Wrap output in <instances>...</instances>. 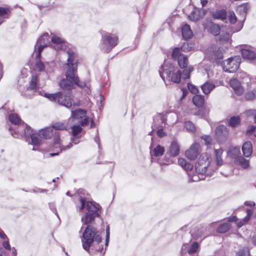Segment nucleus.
I'll return each mask as SVG.
<instances>
[{"label": "nucleus", "mask_w": 256, "mask_h": 256, "mask_svg": "<svg viewBox=\"0 0 256 256\" xmlns=\"http://www.w3.org/2000/svg\"><path fill=\"white\" fill-rule=\"evenodd\" d=\"M24 126H20L16 130L10 129V131L14 138H20L24 136L26 140L30 138V144L33 146L32 150H38L39 146L42 144V140L40 138L44 139H50L54 136V139L58 133L54 130L52 128H46L39 130L38 132H36L32 129L30 126H26L24 129V132H21L20 130L23 129Z\"/></svg>", "instance_id": "obj_1"}, {"label": "nucleus", "mask_w": 256, "mask_h": 256, "mask_svg": "<svg viewBox=\"0 0 256 256\" xmlns=\"http://www.w3.org/2000/svg\"><path fill=\"white\" fill-rule=\"evenodd\" d=\"M66 54H68V58L65 68L66 69V80H62L59 84L60 86L62 89L66 90H70L72 87L73 83L76 84L80 87L84 86L86 84L80 82L76 75L77 65L74 62L76 54L74 50L71 49H68L66 52Z\"/></svg>", "instance_id": "obj_2"}, {"label": "nucleus", "mask_w": 256, "mask_h": 256, "mask_svg": "<svg viewBox=\"0 0 256 256\" xmlns=\"http://www.w3.org/2000/svg\"><path fill=\"white\" fill-rule=\"evenodd\" d=\"M100 206L94 202L86 201L80 197L76 204V210L80 213H84L81 220L83 224H89L92 223L96 218L100 216Z\"/></svg>", "instance_id": "obj_3"}, {"label": "nucleus", "mask_w": 256, "mask_h": 256, "mask_svg": "<svg viewBox=\"0 0 256 256\" xmlns=\"http://www.w3.org/2000/svg\"><path fill=\"white\" fill-rule=\"evenodd\" d=\"M52 46L56 50H64L66 48V44L64 40L56 36H54L51 38ZM50 37L48 33L44 34L37 41L35 47L38 46V50L36 51L38 56H40L41 52L43 48L50 44Z\"/></svg>", "instance_id": "obj_4"}, {"label": "nucleus", "mask_w": 256, "mask_h": 256, "mask_svg": "<svg viewBox=\"0 0 256 256\" xmlns=\"http://www.w3.org/2000/svg\"><path fill=\"white\" fill-rule=\"evenodd\" d=\"M96 228L88 226L82 234V247L87 252L89 251L90 248L94 243V240L96 244L102 241V238Z\"/></svg>", "instance_id": "obj_5"}, {"label": "nucleus", "mask_w": 256, "mask_h": 256, "mask_svg": "<svg viewBox=\"0 0 256 256\" xmlns=\"http://www.w3.org/2000/svg\"><path fill=\"white\" fill-rule=\"evenodd\" d=\"M160 77L164 80L166 78L165 74L166 77L174 82L178 83L180 82L181 78V72L180 70H176L172 64L164 62V64L162 66L160 70H159Z\"/></svg>", "instance_id": "obj_6"}, {"label": "nucleus", "mask_w": 256, "mask_h": 256, "mask_svg": "<svg viewBox=\"0 0 256 256\" xmlns=\"http://www.w3.org/2000/svg\"><path fill=\"white\" fill-rule=\"evenodd\" d=\"M44 96L48 98L51 101L58 102L67 108H70L72 106H79L78 102H75L72 100L68 96H64L60 92L56 94H45Z\"/></svg>", "instance_id": "obj_7"}, {"label": "nucleus", "mask_w": 256, "mask_h": 256, "mask_svg": "<svg viewBox=\"0 0 256 256\" xmlns=\"http://www.w3.org/2000/svg\"><path fill=\"white\" fill-rule=\"evenodd\" d=\"M239 78L241 80V82H240L236 78H234L230 80L229 83L234 94L238 96H241L244 92V88L242 84H246L248 85L250 83V78L244 72L240 73Z\"/></svg>", "instance_id": "obj_8"}, {"label": "nucleus", "mask_w": 256, "mask_h": 256, "mask_svg": "<svg viewBox=\"0 0 256 256\" xmlns=\"http://www.w3.org/2000/svg\"><path fill=\"white\" fill-rule=\"evenodd\" d=\"M118 38L108 32L102 34L101 48L105 52H110L118 44Z\"/></svg>", "instance_id": "obj_9"}, {"label": "nucleus", "mask_w": 256, "mask_h": 256, "mask_svg": "<svg viewBox=\"0 0 256 256\" xmlns=\"http://www.w3.org/2000/svg\"><path fill=\"white\" fill-rule=\"evenodd\" d=\"M86 111L82 109H78L72 110L71 112V116L69 118L70 121L71 119H75L78 120L81 126H86L90 121L91 122V127L93 126L94 120L90 118L86 115Z\"/></svg>", "instance_id": "obj_10"}, {"label": "nucleus", "mask_w": 256, "mask_h": 256, "mask_svg": "<svg viewBox=\"0 0 256 256\" xmlns=\"http://www.w3.org/2000/svg\"><path fill=\"white\" fill-rule=\"evenodd\" d=\"M240 62V58L238 56L226 60L222 62L224 70L228 72H234L238 68Z\"/></svg>", "instance_id": "obj_11"}, {"label": "nucleus", "mask_w": 256, "mask_h": 256, "mask_svg": "<svg viewBox=\"0 0 256 256\" xmlns=\"http://www.w3.org/2000/svg\"><path fill=\"white\" fill-rule=\"evenodd\" d=\"M172 56L173 58L177 59L178 64L182 68H186L188 64V60L187 57L180 53V50L178 48H176L174 49Z\"/></svg>", "instance_id": "obj_12"}, {"label": "nucleus", "mask_w": 256, "mask_h": 256, "mask_svg": "<svg viewBox=\"0 0 256 256\" xmlns=\"http://www.w3.org/2000/svg\"><path fill=\"white\" fill-rule=\"evenodd\" d=\"M201 152L200 145L198 143L192 144L185 152L186 156L190 160H195Z\"/></svg>", "instance_id": "obj_13"}, {"label": "nucleus", "mask_w": 256, "mask_h": 256, "mask_svg": "<svg viewBox=\"0 0 256 256\" xmlns=\"http://www.w3.org/2000/svg\"><path fill=\"white\" fill-rule=\"evenodd\" d=\"M204 28L206 29L210 32L214 36H217L220 34V27L218 24H214L211 20H206L203 23Z\"/></svg>", "instance_id": "obj_14"}, {"label": "nucleus", "mask_w": 256, "mask_h": 256, "mask_svg": "<svg viewBox=\"0 0 256 256\" xmlns=\"http://www.w3.org/2000/svg\"><path fill=\"white\" fill-rule=\"evenodd\" d=\"M54 144L56 148H59L60 152L69 149L72 146L71 142H69L68 144H67L65 140L60 139L58 134L56 136L54 139Z\"/></svg>", "instance_id": "obj_15"}, {"label": "nucleus", "mask_w": 256, "mask_h": 256, "mask_svg": "<svg viewBox=\"0 0 256 256\" xmlns=\"http://www.w3.org/2000/svg\"><path fill=\"white\" fill-rule=\"evenodd\" d=\"M196 172L199 174H205L208 170L210 174V171H214V168L211 166L208 165L206 163H202L199 162H197L196 164Z\"/></svg>", "instance_id": "obj_16"}, {"label": "nucleus", "mask_w": 256, "mask_h": 256, "mask_svg": "<svg viewBox=\"0 0 256 256\" xmlns=\"http://www.w3.org/2000/svg\"><path fill=\"white\" fill-rule=\"evenodd\" d=\"M82 128L79 125H74L72 128V133L73 138H72L70 141L74 144H78L80 140H78L80 138V136H79L80 134L82 132Z\"/></svg>", "instance_id": "obj_17"}, {"label": "nucleus", "mask_w": 256, "mask_h": 256, "mask_svg": "<svg viewBox=\"0 0 256 256\" xmlns=\"http://www.w3.org/2000/svg\"><path fill=\"white\" fill-rule=\"evenodd\" d=\"M150 149V153L152 160L154 157H159L162 156L164 152V148L160 145H158L154 148H152V146H151Z\"/></svg>", "instance_id": "obj_18"}, {"label": "nucleus", "mask_w": 256, "mask_h": 256, "mask_svg": "<svg viewBox=\"0 0 256 256\" xmlns=\"http://www.w3.org/2000/svg\"><path fill=\"white\" fill-rule=\"evenodd\" d=\"M34 53L36 54V60L34 64V70L38 72L46 71L47 73L50 72V71L48 69L46 70L44 64L40 60V56L38 58V56L37 52H36L35 51Z\"/></svg>", "instance_id": "obj_19"}, {"label": "nucleus", "mask_w": 256, "mask_h": 256, "mask_svg": "<svg viewBox=\"0 0 256 256\" xmlns=\"http://www.w3.org/2000/svg\"><path fill=\"white\" fill-rule=\"evenodd\" d=\"M242 150L244 156L249 157L252 152V146L250 142H245L242 146Z\"/></svg>", "instance_id": "obj_20"}, {"label": "nucleus", "mask_w": 256, "mask_h": 256, "mask_svg": "<svg viewBox=\"0 0 256 256\" xmlns=\"http://www.w3.org/2000/svg\"><path fill=\"white\" fill-rule=\"evenodd\" d=\"M212 16L214 19L223 20L226 18V13L224 10H219L212 12Z\"/></svg>", "instance_id": "obj_21"}, {"label": "nucleus", "mask_w": 256, "mask_h": 256, "mask_svg": "<svg viewBox=\"0 0 256 256\" xmlns=\"http://www.w3.org/2000/svg\"><path fill=\"white\" fill-rule=\"evenodd\" d=\"M206 230L204 227L197 228L191 231L192 236L194 239H198L204 236Z\"/></svg>", "instance_id": "obj_22"}, {"label": "nucleus", "mask_w": 256, "mask_h": 256, "mask_svg": "<svg viewBox=\"0 0 256 256\" xmlns=\"http://www.w3.org/2000/svg\"><path fill=\"white\" fill-rule=\"evenodd\" d=\"M179 152V146L176 142H172L168 150L169 155L171 156H176L178 154Z\"/></svg>", "instance_id": "obj_23"}, {"label": "nucleus", "mask_w": 256, "mask_h": 256, "mask_svg": "<svg viewBox=\"0 0 256 256\" xmlns=\"http://www.w3.org/2000/svg\"><path fill=\"white\" fill-rule=\"evenodd\" d=\"M240 152L239 148L232 147L228 152V157L236 160L239 156H240Z\"/></svg>", "instance_id": "obj_24"}, {"label": "nucleus", "mask_w": 256, "mask_h": 256, "mask_svg": "<svg viewBox=\"0 0 256 256\" xmlns=\"http://www.w3.org/2000/svg\"><path fill=\"white\" fill-rule=\"evenodd\" d=\"M214 88V84L208 82H206L201 86L202 90L205 94H209Z\"/></svg>", "instance_id": "obj_25"}, {"label": "nucleus", "mask_w": 256, "mask_h": 256, "mask_svg": "<svg viewBox=\"0 0 256 256\" xmlns=\"http://www.w3.org/2000/svg\"><path fill=\"white\" fill-rule=\"evenodd\" d=\"M202 16L200 10L198 8H194L188 16L190 20L196 22L199 20Z\"/></svg>", "instance_id": "obj_26"}, {"label": "nucleus", "mask_w": 256, "mask_h": 256, "mask_svg": "<svg viewBox=\"0 0 256 256\" xmlns=\"http://www.w3.org/2000/svg\"><path fill=\"white\" fill-rule=\"evenodd\" d=\"M222 153L223 150L221 148L214 150L215 160L218 166H220L223 164V160L222 158Z\"/></svg>", "instance_id": "obj_27"}, {"label": "nucleus", "mask_w": 256, "mask_h": 256, "mask_svg": "<svg viewBox=\"0 0 256 256\" xmlns=\"http://www.w3.org/2000/svg\"><path fill=\"white\" fill-rule=\"evenodd\" d=\"M182 37L184 39L190 38L192 36V32L188 24L184 25L182 28Z\"/></svg>", "instance_id": "obj_28"}, {"label": "nucleus", "mask_w": 256, "mask_h": 256, "mask_svg": "<svg viewBox=\"0 0 256 256\" xmlns=\"http://www.w3.org/2000/svg\"><path fill=\"white\" fill-rule=\"evenodd\" d=\"M236 164L240 166L243 168H248L250 166V162L242 156H239L236 160L234 161Z\"/></svg>", "instance_id": "obj_29"}, {"label": "nucleus", "mask_w": 256, "mask_h": 256, "mask_svg": "<svg viewBox=\"0 0 256 256\" xmlns=\"http://www.w3.org/2000/svg\"><path fill=\"white\" fill-rule=\"evenodd\" d=\"M212 161L210 154L208 152L202 153L199 157L198 162L206 163L208 165L210 166V164Z\"/></svg>", "instance_id": "obj_30"}, {"label": "nucleus", "mask_w": 256, "mask_h": 256, "mask_svg": "<svg viewBox=\"0 0 256 256\" xmlns=\"http://www.w3.org/2000/svg\"><path fill=\"white\" fill-rule=\"evenodd\" d=\"M194 104L198 107H202L204 102V98L202 95H195L192 98Z\"/></svg>", "instance_id": "obj_31"}, {"label": "nucleus", "mask_w": 256, "mask_h": 256, "mask_svg": "<svg viewBox=\"0 0 256 256\" xmlns=\"http://www.w3.org/2000/svg\"><path fill=\"white\" fill-rule=\"evenodd\" d=\"M178 164L186 171L190 170L193 168V165L192 164L186 162V160L182 158H178Z\"/></svg>", "instance_id": "obj_32"}, {"label": "nucleus", "mask_w": 256, "mask_h": 256, "mask_svg": "<svg viewBox=\"0 0 256 256\" xmlns=\"http://www.w3.org/2000/svg\"><path fill=\"white\" fill-rule=\"evenodd\" d=\"M10 10L8 8L0 7V24L4 19L8 18Z\"/></svg>", "instance_id": "obj_33"}, {"label": "nucleus", "mask_w": 256, "mask_h": 256, "mask_svg": "<svg viewBox=\"0 0 256 256\" xmlns=\"http://www.w3.org/2000/svg\"><path fill=\"white\" fill-rule=\"evenodd\" d=\"M242 54L244 58L248 60H252L255 57L254 53L252 50L248 49H242Z\"/></svg>", "instance_id": "obj_34"}, {"label": "nucleus", "mask_w": 256, "mask_h": 256, "mask_svg": "<svg viewBox=\"0 0 256 256\" xmlns=\"http://www.w3.org/2000/svg\"><path fill=\"white\" fill-rule=\"evenodd\" d=\"M194 48V44L192 42H186L184 43L182 46L180 48V51L182 50L184 52H188L192 50Z\"/></svg>", "instance_id": "obj_35"}, {"label": "nucleus", "mask_w": 256, "mask_h": 256, "mask_svg": "<svg viewBox=\"0 0 256 256\" xmlns=\"http://www.w3.org/2000/svg\"><path fill=\"white\" fill-rule=\"evenodd\" d=\"M216 134L218 136H225L228 134L226 128L224 126H218L215 130Z\"/></svg>", "instance_id": "obj_36"}, {"label": "nucleus", "mask_w": 256, "mask_h": 256, "mask_svg": "<svg viewBox=\"0 0 256 256\" xmlns=\"http://www.w3.org/2000/svg\"><path fill=\"white\" fill-rule=\"evenodd\" d=\"M38 82V76L37 74H32L30 82L28 89L34 90L36 87Z\"/></svg>", "instance_id": "obj_37"}, {"label": "nucleus", "mask_w": 256, "mask_h": 256, "mask_svg": "<svg viewBox=\"0 0 256 256\" xmlns=\"http://www.w3.org/2000/svg\"><path fill=\"white\" fill-rule=\"evenodd\" d=\"M248 5L247 4H243L238 7L237 11L240 14L242 15L243 20H244V18L246 16L248 10Z\"/></svg>", "instance_id": "obj_38"}, {"label": "nucleus", "mask_w": 256, "mask_h": 256, "mask_svg": "<svg viewBox=\"0 0 256 256\" xmlns=\"http://www.w3.org/2000/svg\"><path fill=\"white\" fill-rule=\"evenodd\" d=\"M247 215L246 216L243 218L242 221H240L237 223V226L238 228H240L244 224L248 222L250 219V218L252 216V212L250 210H246Z\"/></svg>", "instance_id": "obj_39"}, {"label": "nucleus", "mask_w": 256, "mask_h": 256, "mask_svg": "<svg viewBox=\"0 0 256 256\" xmlns=\"http://www.w3.org/2000/svg\"><path fill=\"white\" fill-rule=\"evenodd\" d=\"M189 177L192 182H198L200 180H204L206 176L204 174H199L196 172L194 174H189Z\"/></svg>", "instance_id": "obj_40"}, {"label": "nucleus", "mask_w": 256, "mask_h": 256, "mask_svg": "<svg viewBox=\"0 0 256 256\" xmlns=\"http://www.w3.org/2000/svg\"><path fill=\"white\" fill-rule=\"evenodd\" d=\"M230 228V225L228 222L223 223L218 228L217 232L220 233H224L228 230Z\"/></svg>", "instance_id": "obj_41"}, {"label": "nucleus", "mask_w": 256, "mask_h": 256, "mask_svg": "<svg viewBox=\"0 0 256 256\" xmlns=\"http://www.w3.org/2000/svg\"><path fill=\"white\" fill-rule=\"evenodd\" d=\"M246 134L249 136L253 135L254 137H256V126H248L246 132Z\"/></svg>", "instance_id": "obj_42"}, {"label": "nucleus", "mask_w": 256, "mask_h": 256, "mask_svg": "<svg viewBox=\"0 0 256 256\" xmlns=\"http://www.w3.org/2000/svg\"><path fill=\"white\" fill-rule=\"evenodd\" d=\"M9 120L13 124L16 125L20 122V120L16 114H10L9 115Z\"/></svg>", "instance_id": "obj_43"}, {"label": "nucleus", "mask_w": 256, "mask_h": 256, "mask_svg": "<svg viewBox=\"0 0 256 256\" xmlns=\"http://www.w3.org/2000/svg\"><path fill=\"white\" fill-rule=\"evenodd\" d=\"M240 120L238 116H233L230 120L229 125L232 127L234 128L240 124Z\"/></svg>", "instance_id": "obj_44"}, {"label": "nucleus", "mask_w": 256, "mask_h": 256, "mask_svg": "<svg viewBox=\"0 0 256 256\" xmlns=\"http://www.w3.org/2000/svg\"><path fill=\"white\" fill-rule=\"evenodd\" d=\"M52 129H54V130L56 131V130H66L67 128V126L65 125L64 124V123H62V122H56L55 124H54L52 126Z\"/></svg>", "instance_id": "obj_45"}, {"label": "nucleus", "mask_w": 256, "mask_h": 256, "mask_svg": "<svg viewBox=\"0 0 256 256\" xmlns=\"http://www.w3.org/2000/svg\"><path fill=\"white\" fill-rule=\"evenodd\" d=\"M193 70L192 66H188L184 70L182 78L185 80L189 78H190V74L193 71Z\"/></svg>", "instance_id": "obj_46"}, {"label": "nucleus", "mask_w": 256, "mask_h": 256, "mask_svg": "<svg viewBox=\"0 0 256 256\" xmlns=\"http://www.w3.org/2000/svg\"><path fill=\"white\" fill-rule=\"evenodd\" d=\"M236 256H250V250L248 248H244L240 250L236 254Z\"/></svg>", "instance_id": "obj_47"}, {"label": "nucleus", "mask_w": 256, "mask_h": 256, "mask_svg": "<svg viewBox=\"0 0 256 256\" xmlns=\"http://www.w3.org/2000/svg\"><path fill=\"white\" fill-rule=\"evenodd\" d=\"M199 245L196 242H194L192 244L188 250L189 254H193L196 252L198 248Z\"/></svg>", "instance_id": "obj_48"}, {"label": "nucleus", "mask_w": 256, "mask_h": 256, "mask_svg": "<svg viewBox=\"0 0 256 256\" xmlns=\"http://www.w3.org/2000/svg\"><path fill=\"white\" fill-rule=\"evenodd\" d=\"M256 97V92L250 91L245 94V98L248 100H252Z\"/></svg>", "instance_id": "obj_49"}, {"label": "nucleus", "mask_w": 256, "mask_h": 256, "mask_svg": "<svg viewBox=\"0 0 256 256\" xmlns=\"http://www.w3.org/2000/svg\"><path fill=\"white\" fill-rule=\"evenodd\" d=\"M228 20L231 24H234L236 22V17L233 12H230L228 14Z\"/></svg>", "instance_id": "obj_50"}, {"label": "nucleus", "mask_w": 256, "mask_h": 256, "mask_svg": "<svg viewBox=\"0 0 256 256\" xmlns=\"http://www.w3.org/2000/svg\"><path fill=\"white\" fill-rule=\"evenodd\" d=\"M244 114L248 118L255 116L256 114V110L250 109L244 112Z\"/></svg>", "instance_id": "obj_51"}, {"label": "nucleus", "mask_w": 256, "mask_h": 256, "mask_svg": "<svg viewBox=\"0 0 256 256\" xmlns=\"http://www.w3.org/2000/svg\"><path fill=\"white\" fill-rule=\"evenodd\" d=\"M188 90L193 94H196L198 92L197 88L190 83L188 84Z\"/></svg>", "instance_id": "obj_52"}, {"label": "nucleus", "mask_w": 256, "mask_h": 256, "mask_svg": "<svg viewBox=\"0 0 256 256\" xmlns=\"http://www.w3.org/2000/svg\"><path fill=\"white\" fill-rule=\"evenodd\" d=\"M186 128L189 131L194 132L195 130L194 124L190 122H186L185 123Z\"/></svg>", "instance_id": "obj_53"}, {"label": "nucleus", "mask_w": 256, "mask_h": 256, "mask_svg": "<svg viewBox=\"0 0 256 256\" xmlns=\"http://www.w3.org/2000/svg\"><path fill=\"white\" fill-rule=\"evenodd\" d=\"M202 138L204 141L205 144L209 146L211 144L212 138L210 136L205 135L202 137Z\"/></svg>", "instance_id": "obj_54"}, {"label": "nucleus", "mask_w": 256, "mask_h": 256, "mask_svg": "<svg viewBox=\"0 0 256 256\" xmlns=\"http://www.w3.org/2000/svg\"><path fill=\"white\" fill-rule=\"evenodd\" d=\"M110 226H107L106 228V246H107L108 244L109 240H110Z\"/></svg>", "instance_id": "obj_55"}, {"label": "nucleus", "mask_w": 256, "mask_h": 256, "mask_svg": "<svg viewBox=\"0 0 256 256\" xmlns=\"http://www.w3.org/2000/svg\"><path fill=\"white\" fill-rule=\"evenodd\" d=\"M156 134H157V135L160 138H162V137L164 136H166V133L165 132H164V130L162 128L158 129L157 130Z\"/></svg>", "instance_id": "obj_56"}, {"label": "nucleus", "mask_w": 256, "mask_h": 256, "mask_svg": "<svg viewBox=\"0 0 256 256\" xmlns=\"http://www.w3.org/2000/svg\"><path fill=\"white\" fill-rule=\"evenodd\" d=\"M2 246L6 250H11V247H10V245L9 244L8 240L4 241L2 242Z\"/></svg>", "instance_id": "obj_57"}, {"label": "nucleus", "mask_w": 256, "mask_h": 256, "mask_svg": "<svg viewBox=\"0 0 256 256\" xmlns=\"http://www.w3.org/2000/svg\"><path fill=\"white\" fill-rule=\"evenodd\" d=\"M159 118H160L162 123L165 124V118H164V116L162 115H159L154 118V122H156V120H158Z\"/></svg>", "instance_id": "obj_58"}, {"label": "nucleus", "mask_w": 256, "mask_h": 256, "mask_svg": "<svg viewBox=\"0 0 256 256\" xmlns=\"http://www.w3.org/2000/svg\"><path fill=\"white\" fill-rule=\"evenodd\" d=\"M182 96L180 98V100H182L187 94L188 92L186 88H182Z\"/></svg>", "instance_id": "obj_59"}, {"label": "nucleus", "mask_w": 256, "mask_h": 256, "mask_svg": "<svg viewBox=\"0 0 256 256\" xmlns=\"http://www.w3.org/2000/svg\"><path fill=\"white\" fill-rule=\"evenodd\" d=\"M244 205L246 206H255V203L252 201H246L244 202Z\"/></svg>", "instance_id": "obj_60"}, {"label": "nucleus", "mask_w": 256, "mask_h": 256, "mask_svg": "<svg viewBox=\"0 0 256 256\" xmlns=\"http://www.w3.org/2000/svg\"><path fill=\"white\" fill-rule=\"evenodd\" d=\"M237 220H238V218H237L236 216H234L228 218V220L229 222H236Z\"/></svg>", "instance_id": "obj_61"}, {"label": "nucleus", "mask_w": 256, "mask_h": 256, "mask_svg": "<svg viewBox=\"0 0 256 256\" xmlns=\"http://www.w3.org/2000/svg\"><path fill=\"white\" fill-rule=\"evenodd\" d=\"M188 244H183L182 246V252H184L188 249Z\"/></svg>", "instance_id": "obj_62"}, {"label": "nucleus", "mask_w": 256, "mask_h": 256, "mask_svg": "<svg viewBox=\"0 0 256 256\" xmlns=\"http://www.w3.org/2000/svg\"><path fill=\"white\" fill-rule=\"evenodd\" d=\"M0 237L2 239L7 238V236L4 233V232L1 230H0Z\"/></svg>", "instance_id": "obj_63"}, {"label": "nucleus", "mask_w": 256, "mask_h": 256, "mask_svg": "<svg viewBox=\"0 0 256 256\" xmlns=\"http://www.w3.org/2000/svg\"><path fill=\"white\" fill-rule=\"evenodd\" d=\"M33 192H47V190L44 189L37 188L36 190H34Z\"/></svg>", "instance_id": "obj_64"}]
</instances>
